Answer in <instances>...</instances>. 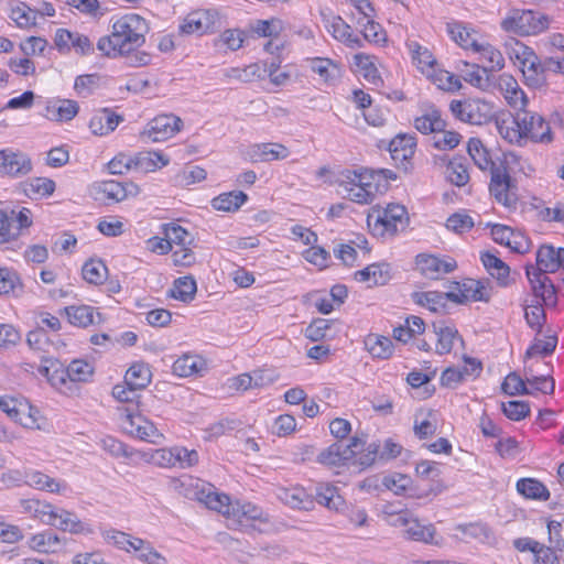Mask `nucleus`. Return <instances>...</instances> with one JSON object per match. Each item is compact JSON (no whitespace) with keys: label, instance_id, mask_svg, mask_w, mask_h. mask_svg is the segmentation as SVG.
Segmentation results:
<instances>
[{"label":"nucleus","instance_id":"obj_50","mask_svg":"<svg viewBox=\"0 0 564 564\" xmlns=\"http://www.w3.org/2000/svg\"><path fill=\"white\" fill-rule=\"evenodd\" d=\"M311 68L326 83L335 80L340 75L339 66L330 58L315 57L311 62Z\"/></svg>","mask_w":564,"mask_h":564},{"label":"nucleus","instance_id":"obj_42","mask_svg":"<svg viewBox=\"0 0 564 564\" xmlns=\"http://www.w3.org/2000/svg\"><path fill=\"white\" fill-rule=\"evenodd\" d=\"M328 32L332 33L336 40L343 42L350 48H360L364 46L362 40L352 34L351 26L346 23L341 17Z\"/></svg>","mask_w":564,"mask_h":564},{"label":"nucleus","instance_id":"obj_11","mask_svg":"<svg viewBox=\"0 0 564 564\" xmlns=\"http://www.w3.org/2000/svg\"><path fill=\"white\" fill-rule=\"evenodd\" d=\"M32 171L31 159L11 149L0 150V173L11 177H22Z\"/></svg>","mask_w":564,"mask_h":564},{"label":"nucleus","instance_id":"obj_26","mask_svg":"<svg viewBox=\"0 0 564 564\" xmlns=\"http://www.w3.org/2000/svg\"><path fill=\"white\" fill-rule=\"evenodd\" d=\"M462 64L464 68H459V70L465 82L481 90H488L494 86V76L488 72L484 74L481 70L482 66L469 64L468 62H462Z\"/></svg>","mask_w":564,"mask_h":564},{"label":"nucleus","instance_id":"obj_32","mask_svg":"<svg viewBox=\"0 0 564 564\" xmlns=\"http://www.w3.org/2000/svg\"><path fill=\"white\" fill-rule=\"evenodd\" d=\"M480 259L490 275L497 279L499 285H509L510 267L506 262L489 251L482 252Z\"/></svg>","mask_w":564,"mask_h":564},{"label":"nucleus","instance_id":"obj_28","mask_svg":"<svg viewBox=\"0 0 564 564\" xmlns=\"http://www.w3.org/2000/svg\"><path fill=\"white\" fill-rule=\"evenodd\" d=\"M355 279L359 282H370L372 285H384L390 279V265L387 263H372L355 272Z\"/></svg>","mask_w":564,"mask_h":564},{"label":"nucleus","instance_id":"obj_5","mask_svg":"<svg viewBox=\"0 0 564 564\" xmlns=\"http://www.w3.org/2000/svg\"><path fill=\"white\" fill-rule=\"evenodd\" d=\"M517 191V182L510 176L507 166L503 163L492 166L489 184L490 195L505 207L516 208L518 203Z\"/></svg>","mask_w":564,"mask_h":564},{"label":"nucleus","instance_id":"obj_13","mask_svg":"<svg viewBox=\"0 0 564 564\" xmlns=\"http://www.w3.org/2000/svg\"><path fill=\"white\" fill-rule=\"evenodd\" d=\"M413 302L421 306H427L432 312H446L447 302L463 304L464 296L457 295L456 292H413L411 295Z\"/></svg>","mask_w":564,"mask_h":564},{"label":"nucleus","instance_id":"obj_49","mask_svg":"<svg viewBox=\"0 0 564 564\" xmlns=\"http://www.w3.org/2000/svg\"><path fill=\"white\" fill-rule=\"evenodd\" d=\"M70 324L87 327L94 324V307L89 305L68 306L64 308Z\"/></svg>","mask_w":564,"mask_h":564},{"label":"nucleus","instance_id":"obj_64","mask_svg":"<svg viewBox=\"0 0 564 564\" xmlns=\"http://www.w3.org/2000/svg\"><path fill=\"white\" fill-rule=\"evenodd\" d=\"M563 553L555 550L552 545L541 544L534 552L535 564H560V558Z\"/></svg>","mask_w":564,"mask_h":564},{"label":"nucleus","instance_id":"obj_47","mask_svg":"<svg viewBox=\"0 0 564 564\" xmlns=\"http://www.w3.org/2000/svg\"><path fill=\"white\" fill-rule=\"evenodd\" d=\"M83 279L90 284H101L108 274V269L101 260L89 259L82 269Z\"/></svg>","mask_w":564,"mask_h":564},{"label":"nucleus","instance_id":"obj_17","mask_svg":"<svg viewBox=\"0 0 564 564\" xmlns=\"http://www.w3.org/2000/svg\"><path fill=\"white\" fill-rule=\"evenodd\" d=\"M395 523L404 525V535L406 539L438 545L440 541L435 539L436 529L433 524L423 525L417 519L409 520L404 514H399Z\"/></svg>","mask_w":564,"mask_h":564},{"label":"nucleus","instance_id":"obj_37","mask_svg":"<svg viewBox=\"0 0 564 564\" xmlns=\"http://www.w3.org/2000/svg\"><path fill=\"white\" fill-rule=\"evenodd\" d=\"M30 546L41 553H55L61 546V539L53 530H45L30 539Z\"/></svg>","mask_w":564,"mask_h":564},{"label":"nucleus","instance_id":"obj_58","mask_svg":"<svg viewBox=\"0 0 564 564\" xmlns=\"http://www.w3.org/2000/svg\"><path fill=\"white\" fill-rule=\"evenodd\" d=\"M546 72L564 75V55L551 54L541 58L536 73L544 79V84L546 83Z\"/></svg>","mask_w":564,"mask_h":564},{"label":"nucleus","instance_id":"obj_1","mask_svg":"<svg viewBox=\"0 0 564 564\" xmlns=\"http://www.w3.org/2000/svg\"><path fill=\"white\" fill-rule=\"evenodd\" d=\"M149 31L145 19L139 14H126L112 24V32L99 39L97 48L105 56L117 57L141 47Z\"/></svg>","mask_w":564,"mask_h":564},{"label":"nucleus","instance_id":"obj_7","mask_svg":"<svg viewBox=\"0 0 564 564\" xmlns=\"http://www.w3.org/2000/svg\"><path fill=\"white\" fill-rule=\"evenodd\" d=\"M365 445L366 440L358 435L352 436L347 445L335 442L318 454L317 462L327 466L348 465L358 451L364 449Z\"/></svg>","mask_w":564,"mask_h":564},{"label":"nucleus","instance_id":"obj_46","mask_svg":"<svg viewBox=\"0 0 564 564\" xmlns=\"http://www.w3.org/2000/svg\"><path fill=\"white\" fill-rule=\"evenodd\" d=\"M525 275L529 281L534 301H540L547 290L551 278L543 272L534 271V267L529 264L525 267Z\"/></svg>","mask_w":564,"mask_h":564},{"label":"nucleus","instance_id":"obj_44","mask_svg":"<svg viewBox=\"0 0 564 564\" xmlns=\"http://www.w3.org/2000/svg\"><path fill=\"white\" fill-rule=\"evenodd\" d=\"M365 344L369 352L380 359L389 358L393 352V343L389 337L380 335H369Z\"/></svg>","mask_w":564,"mask_h":564},{"label":"nucleus","instance_id":"obj_55","mask_svg":"<svg viewBox=\"0 0 564 564\" xmlns=\"http://www.w3.org/2000/svg\"><path fill=\"white\" fill-rule=\"evenodd\" d=\"M315 499L319 505L330 510H338L343 503L341 497L337 495V488L329 485H319L316 488Z\"/></svg>","mask_w":564,"mask_h":564},{"label":"nucleus","instance_id":"obj_59","mask_svg":"<svg viewBox=\"0 0 564 564\" xmlns=\"http://www.w3.org/2000/svg\"><path fill=\"white\" fill-rule=\"evenodd\" d=\"M69 382H87L94 375V367L82 359L73 360L68 365Z\"/></svg>","mask_w":564,"mask_h":564},{"label":"nucleus","instance_id":"obj_18","mask_svg":"<svg viewBox=\"0 0 564 564\" xmlns=\"http://www.w3.org/2000/svg\"><path fill=\"white\" fill-rule=\"evenodd\" d=\"M43 522L74 534L91 532L87 524L82 522L75 513L61 508L56 509L51 519H44Z\"/></svg>","mask_w":564,"mask_h":564},{"label":"nucleus","instance_id":"obj_14","mask_svg":"<svg viewBox=\"0 0 564 564\" xmlns=\"http://www.w3.org/2000/svg\"><path fill=\"white\" fill-rule=\"evenodd\" d=\"M182 128L183 121L180 117L173 113L160 115L149 123L147 133L153 142H160L175 135Z\"/></svg>","mask_w":564,"mask_h":564},{"label":"nucleus","instance_id":"obj_39","mask_svg":"<svg viewBox=\"0 0 564 564\" xmlns=\"http://www.w3.org/2000/svg\"><path fill=\"white\" fill-rule=\"evenodd\" d=\"M467 151L474 163L482 171L490 170L492 166H498L490 158L489 151L482 144L480 139L470 138L467 145Z\"/></svg>","mask_w":564,"mask_h":564},{"label":"nucleus","instance_id":"obj_12","mask_svg":"<svg viewBox=\"0 0 564 564\" xmlns=\"http://www.w3.org/2000/svg\"><path fill=\"white\" fill-rule=\"evenodd\" d=\"M416 138L410 133H399L387 144V150L397 165H402L408 170L411 160L415 153Z\"/></svg>","mask_w":564,"mask_h":564},{"label":"nucleus","instance_id":"obj_31","mask_svg":"<svg viewBox=\"0 0 564 564\" xmlns=\"http://www.w3.org/2000/svg\"><path fill=\"white\" fill-rule=\"evenodd\" d=\"M55 186V182L47 177H31L21 183L23 193L31 199L52 195Z\"/></svg>","mask_w":564,"mask_h":564},{"label":"nucleus","instance_id":"obj_33","mask_svg":"<svg viewBox=\"0 0 564 564\" xmlns=\"http://www.w3.org/2000/svg\"><path fill=\"white\" fill-rule=\"evenodd\" d=\"M517 490L527 499L546 501L550 499V490L535 478H521L517 481Z\"/></svg>","mask_w":564,"mask_h":564},{"label":"nucleus","instance_id":"obj_56","mask_svg":"<svg viewBox=\"0 0 564 564\" xmlns=\"http://www.w3.org/2000/svg\"><path fill=\"white\" fill-rule=\"evenodd\" d=\"M379 184H372L370 182V187H366L364 185H356L349 187L348 191H340L339 193L349 197L350 200L358 204H368L371 203L375 193L378 191Z\"/></svg>","mask_w":564,"mask_h":564},{"label":"nucleus","instance_id":"obj_25","mask_svg":"<svg viewBox=\"0 0 564 564\" xmlns=\"http://www.w3.org/2000/svg\"><path fill=\"white\" fill-rule=\"evenodd\" d=\"M46 118L52 121H69L78 113L79 106L72 99H58L46 106Z\"/></svg>","mask_w":564,"mask_h":564},{"label":"nucleus","instance_id":"obj_36","mask_svg":"<svg viewBox=\"0 0 564 564\" xmlns=\"http://www.w3.org/2000/svg\"><path fill=\"white\" fill-rule=\"evenodd\" d=\"M152 372L144 362H134L124 375V383L129 387L142 390L151 382Z\"/></svg>","mask_w":564,"mask_h":564},{"label":"nucleus","instance_id":"obj_35","mask_svg":"<svg viewBox=\"0 0 564 564\" xmlns=\"http://www.w3.org/2000/svg\"><path fill=\"white\" fill-rule=\"evenodd\" d=\"M197 284L192 275L177 278L173 288L169 291V295L184 303H191L196 295Z\"/></svg>","mask_w":564,"mask_h":564},{"label":"nucleus","instance_id":"obj_27","mask_svg":"<svg viewBox=\"0 0 564 564\" xmlns=\"http://www.w3.org/2000/svg\"><path fill=\"white\" fill-rule=\"evenodd\" d=\"M0 409L14 422L28 429L34 427V421L30 416L23 417L26 410V402L18 401L8 395H0Z\"/></svg>","mask_w":564,"mask_h":564},{"label":"nucleus","instance_id":"obj_60","mask_svg":"<svg viewBox=\"0 0 564 564\" xmlns=\"http://www.w3.org/2000/svg\"><path fill=\"white\" fill-rule=\"evenodd\" d=\"M170 457H174L175 466L178 465L182 468H187L198 463V453L195 449H187L185 447H172L166 453ZM171 460V458H169Z\"/></svg>","mask_w":564,"mask_h":564},{"label":"nucleus","instance_id":"obj_34","mask_svg":"<svg viewBox=\"0 0 564 564\" xmlns=\"http://www.w3.org/2000/svg\"><path fill=\"white\" fill-rule=\"evenodd\" d=\"M524 311V319L528 326L535 330L536 334H541L544 324L546 323L545 307L539 301H532L530 304L528 300L522 303Z\"/></svg>","mask_w":564,"mask_h":564},{"label":"nucleus","instance_id":"obj_38","mask_svg":"<svg viewBox=\"0 0 564 564\" xmlns=\"http://www.w3.org/2000/svg\"><path fill=\"white\" fill-rule=\"evenodd\" d=\"M248 199V195L241 191H232L223 193L212 200V206L216 210L221 212H236L238 210Z\"/></svg>","mask_w":564,"mask_h":564},{"label":"nucleus","instance_id":"obj_29","mask_svg":"<svg viewBox=\"0 0 564 564\" xmlns=\"http://www.w3.org/2000/svg\"><path fill=\"white\" fill-rule=\"evenodd\" d=\"M129 162H132L134 170L148 173L167 165L170 160L167 156L159 152L148 151L140 152L137 155L130 158Z\"/></svg>","mask_w":564,"mask_h":564},{"label":"nucleus","instance_id":"obj_9","mask_svg":"<svg viewBox=\"0 0 564 564\" xmlns=\"http://www.w3.org/2000/svg\"><path fill=\"white\" fill-rule=\"evenodd\" d=\"M512 54H514L516 58L522 66V73L527 84L535 88L543 86L544 79L539 77L536 73L541 57H539L531 47L518 41L512 47Z\"/></svg>","mask_w":564,"mask_h":564},{"label":"nucleus","instance_id":"obj_53","mask_svg":"<svg viewBox=\"0 0 564 564\" xmlns=\"http://www.w3.org/2000/svg\"><path fill=\"white\" fill-rule=\"evenodd\" d=\"M525 380L529 384L534 387L536 391L545 394H552L555 389V381L551 373L536 376L532 367L524 368Z\"/></svg>","mask_w":564,"mask_h":564},{"label":"nucleus","instance_id":"obj_52","mask_svg":"<svg viewBox=\"0 0 564 564\" xmlns=\"http://www.w3.org/2000/svg\"><path fill=\"white\" fill-rule=\"evenodd\" d=\"M448 32L452 39L464 48L478 51L479 43L474 37V31H469L460 23L448 24Z\"/></svg>","mask_w":564,"mask_h":564},{"label":"nucleus","instance_id":"obj_63","mask_svg":"<svg viewBox=\"0 0 564 564\" xmlns=\"http://www.w3.org/2000/svg\"><path fill=\"white\" fill-rule=\"evenodd\" d=\"M100 76L98 74L79 75L74 83V89L82 97H87L98 87Z\"/></svg>","mask_w":564,"mask_h":564},{"label":"nucleus","instance_id":"obj_61","mask_svg":"<svg viewBox=\"0 0 564 564\" xmlns=\"http://www.w3.org/2000/svg\"><path fill=\"white\" fill-rule=\"evenodd\" d=\"M501 410L512 421H520L530 414V405L527 401L512 400L502 402Z\"/></svg>","mask_w":564,"mask_h":564},{"label":"nucleus","instance_id":"obj_3","mask_svg":"<svg viewBox=\"0 0 564 564\" xmlns=\"http://www.w3.org/2000/svg\"><path fill=\"white\" fill-rule=\"evenodd\" d=\"M449 110L457 119L470 124L488 123L495 118L494 105L480 98L453 100Z\"/></svg>","mask_w":564,"mask_h":564},{"label":"nucleus","instance_id":"obj_6","mask_svg":"<svg viewBox=\"0 0 564 564\" xmlns=\"http://www.w3.org/2000/svg\"><path fill=\"white\" fill-rule=\"evenodd\" d=\"M378 215L373 224V231L377 235L383 236L389 234L391 236L399 231H403L410 223L408 210L403 205L389 204L383 209L377 210Z\"/></svg>","mask_w":564,"mask_h":564},{"label":"nucleus","instance_id":"obj_22","mask_svg":"<svg viewBox=\"0 0 564 564\" xmlns=\"http://www.w3.org/2000/svg\"><path fill=\"white\" fill-rule=\"evenodd\" d=\"M122 120V116L105 108L93 116L89 128L94 134L105 135L113 131Z\"/></svg>","mask_w":564,"mask_h":564},{"label":"nucleus","instance_id":"obj_16","mask_svg":"<svg viewBox=\"0 0 564 564\" xmlns=\"http://www.w3.org/2000/svg\"><path fill=\"white\" fill-rule=\"evenodd\" d=\"M124 423L128 424V426H126L128 432L140 440L156 444L159 440L163 438V435L152 422L142 417L140 414L134 415L128 408L124 409Z\"/></svg>","mask_w":564,"mask_h":564},{"label":"nucleus","instance_id":"obj_54","mask_svg":"<svg viewBox=\"0 0 564 564\" xmlns=\"http://www.w3.org/2000/svg\"><path fill=\"white\" fill-rule=\"evenodd\" d=\"M25 484L40 490L59 491V484L54 478L37 470L25 473Z\"/></svg>","mask_w":564,"mask_h":564},{"label":"nucleus","instance_id":"obj_51","mask_svg":"<svg viewBox=\"0 0 564 564\" xmlns=\"http://www.w3.org/2000/svg\"><path fill=\"white\" fill-rule=\"evenodd\" d=\"M557 346V336L555 334H546L545 340L535 338L527 349L524 359L532 358L536 355H541L543 357L550 356L554 352Z\"/></svg>","mask_w":564,"mask_h":564},{"label":"nucleus","instance_id":"obj_40","mask_svg":"<svg viewBox=\"0 0 564 564\" xmlns=\"http://www.w3.org/2000/svg\"><path fill=\"white\" fill-rule=\"evenodd\" d=\"M465 158H454L446 165V178L455 186L462 187L469 182Z\"/></svg>","mask_w":564,"mask_h":564},{"label":"nucleus","instance_id":"obj_2","mask_svg":"<svg viewBox=\"0 0 564 564\" xmlns=\"http://www.w3.org/2000/svg\"><path fill=\"white\" fill-rule=\"evenodd\" d=\"M553 22V18L534 10L512 9L501 21V28L518 35L538 34Z\"/></svg>","mask_w":564,"mask_h":564},{"label":"nucleus","instance_id":"obj_43","mask_svg":"<svg viewBox=\"0 0 564 564\" xmlns=\"http://www.w3.org/2000/svg\"><path fill=\"white\" fill-rule=\"evenodd\" d=\"M364 178H375L373 172H369V170H344L340 172L337 184L341 188V191H348L349 187L356 185H364L366 187H370V182H362Z\"/></svg>","mask_w":564,"mask_h":564},{"label":"nucleus","instance_id":"obj_41","mask_svg":"<svg viewBox=\"0 0 564 564\" xmlns=\"http://www.w3.org/2000/svg\"><path fill=\"white\" fill-rule=\"evenodd\" d=\"M477 52L480 53V58L486 63L481 68L484 74H486V72L490 74L503 68L505 59L500 51L490 44H479Z\"/></svg>","mask_w":564,"mask_h":564},{"label":"nucleus","instance_id":"obj_8","mask_svg":"<svg viewBox=\"0 0 564 564\" xmlns=\"http://www.w3.org/2000/svg\"><path fill=\"white\" fill-rule=\"evenodd\" d=\"M138 186L133 183H120L113 180L102 181L93 185L91 194L95 200L108 204L121 202L129 194H137Z\"/></svg>","mask_w":564,"mask_h":564},{"label":"nucleus","instance_id":"obj_20","mask_svg":"<svg viewBox=\"0 0 564 564\" xmlns=\"http://www.w3.org/2000/svg\"><path fill=\"white\" fill-rule=\"evenodd\" d=\"M197 500L203 502L208 509L215 510L228 518L232 510L234 503L230 502L229 496L213 490L212 486L202 487L196 491Z\"/></svg>","mask_w":564,"mask_h":564},{"label":"nucleus","instance_id":"obj_10","mask_svg":"<svg viewBox=\"0 0 564 564\" xmlns=\"http://www.w3.org/2000/svg\"><path fill=\"white\" fill-rule=\"evenodd\" d=\"M218 13L212 10H202L189 13L180 25V32L183 34L214 33L219 28Z\"/></svg>","mask_w":564,"mask_h":564},{"label":"nucleus","instance_id":"obj_21","mask_svg":"<svg viewBox=\"0 0 564 564\" xmlns=\"http://www.w3.org/2000/svg\"><path fill=\"white\" fill-rule=\"evenodd\" d=\"M414 128L423 134L444 131L446 121L442 119L441 111L433 105L429 106L424 113L414 119Z\"/></svg>","mask_w":564,"mask_h":564},{"label":"nucleus","instance_id":"obj_24","mask_svg":"<svg viewBox=\"0 0 564 564\" xmlns=\"http://www.w3.org/2000/svg\"><path fill=\"white\" fill-rule=\"evenodd\" d=\"M560 248L555 249L551 245H542L536 251V268L534 271L543 272L547 275V273H553L561 268V258Z\"/></svg>","mask_w":564,"mask_h":564},{"label":"nucleus","instance_id":"obj_48","mask_svg":"<svg viewBox=\"0 0 564 564\" xmlns=\"http://www.w3.org/2000/svg\"><path fill=\"white\" fill-rule=\"evenodd\" d=\"M334 321L326 318H315L305 329V337L312 341H319L330 339L334 337L332 334V326Z\"/></svg>","mask_w":564,"mask_h":564},{"label":"nucleus","instance_id":"obj_4","mask_svg":"<svg viewBox=\"0 0 564 564\" xmlns=\"http://www.w3.org/2000/svg\"><path fill=\"white\" fill-rule=\"evenodd\" d=\"M511 123L520 128L521 139L529 138L539 143H550L553 140L549 122L536 112L517 111L511 116Z\"/></svg>","mask_w":564,"mask_h":564},{"label":"nucleus","instance_id":"obj_62","mask_svg":"<svg viewBox=\"0 0 564 564\" xmlns=\"http://www.w3.org/2000/svg\"><path fill=\"white\" fill-rule=\"evenodd\" d=\"M10 18L19 28H28L35 24L36 12L30 9L25 3L12 8Z\"/></svg>","mask_w":564,"mask_h":564},{"label":"nucleus","instance_id":"obj_19","mask_svg":"<svg viewBox=\"0 0 564 564\" xmlns=\"http://www.w3.org/2000/svg\"><path fill=\"white\" fill-rule=\"evenodd\" d=\"M433 332L437 337L435 345V352L438 355L449 354L454 347L455 340H458L463 346L465 344L463 337L454 325H447L445 322H434L432 324Z\"/></svg>","mask_w":564,"mask_h":564},{"label":"nucleus","instance_id":"obj_15","mask_svg":"<svg viewBox=\"0 0 564 564\" xmlns=\"http://www.w3.org/2000/svg\"><path fill=\"white\" fill-rule=\"evenodd\" d=\"M415 264L421 274L431 280H437L442 274L454 271L457 267L455 260H443L434 254L420 253L415 257Z\"/></svg>","mask_w":564,"mask_h":564},{"label":"nucleus","instance_id":"obj_45","mask_svg":"<svg viewBox=\"0 0 564 564\" xmlns=\"http://www.w3.org/2000/svg\"><path fill=\"white\" fill-rule=\"evenodd\" d=\"M23 292V284L15 271L0 268V294L18 297Z\"/></svg>","mask_w":564,"mask_h":564},{"label":"nucleus","instance_id":"obj_57","mask_svg":"<svg viewBox=\"0 0 564 564\" xmlns=\"http://www.w3.org/2000/svg\"><path fill=\"white\" fill-rule=\"evenodd\" d=\"M501 390L508 395L532 394V391L527 387V380H523L517 372H510L505 378Z\"/></svg>","mask_w":564,"mask_h":564},{"label":"nucleus","instance_id":"obj_30","mask_svg":"<svg viewBox=\"0 0 564 564\" xmlns=\"http://www.w3.org/2000/svg\"><path fill=\"white\" fill-rule=\"evenodd\" d=\"M454 285L458 289L457 295H463L464 302L466 304L469 300L475 302H489L490 293L487 291L486 285L481 281H477L474 279H468L463 283L453 282Z\"/></svg>","mask_w":564,"mask_h":564},{"label":"nucleus","instance_id":"obj_23","mask_svg":"<svg viewBox=\"0 0 564 564\" xmlns=\"http://www.w3.org/2000/svg\"><path fill=\"white\" fill-rule=\"evenodd\" d=\"M252 162H267L288 158L289 150L280 143L254 144L248 152Z\"/></svg>","mask_w":564,"mask_h":564}]
</instances>
